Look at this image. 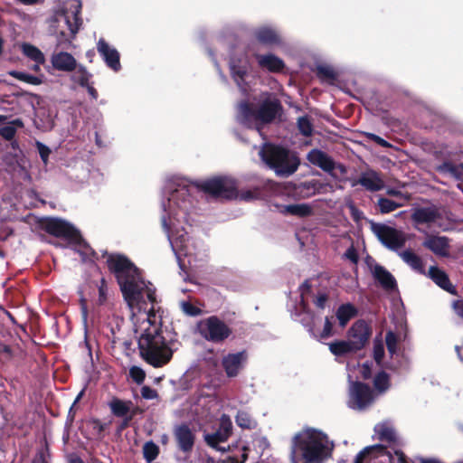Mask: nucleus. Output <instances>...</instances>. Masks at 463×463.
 <instances>
[{"label":"nucleus","instance_id":"1","mask_svg":"<svg viewBox=\"0 0 463 463\" xmlns=\"http://www.w3.org/2000/svg\"><path fill=\"white\" fill-rule=\"evenodd\" d=\"M107 264L117 278L123 297L131 311L141 357L154 367H161L173 352L162 335L160 321L154 312L155 288L140 277L137 267L125 256L110 254Z\"/></svg>","mask_w":463,"mask_h":463},{"label":"nucleus","instance_id":"2","mask_svg":"<svg viewBox=\"0 0 463 463\" xmlns=\"http://www.w3.org/2000/svg\"><path fill=\"white\" fill-rule=\"evenodd\" d=\"M198 190L216 198L240 197L244 201L258 199L261 195L259 189L242 191L238 194L235 181L227 176H215L202 181L196 185L184 180L169 182L166 185L165 198L161 203V222L180 266L183 256L193 255L187 232L182 224L187 222L188 213L194 206V194Z\"/></svg>","mask_w":463,"mask_h":463},{"label":"nucleus","instance_id":"3","mask_svg":"<svg viewBox=\"0 0 463 463\" xmlns=\"http://www.w3.org/2000/svg\"><path fill=\"white\" fill-rule=\"evenodd\" d=\"M333 449L334 443L326 434L306 429L294 436L290 459L292 463H324L331 457Z\"/></svg>","mask_w":463,"mask_h":463},{"label":"nucleus","instance_id":"4","mask_svg":"<svg viewBox=\"0 0 463 463\" xmlns=\"http://www.w3.org/2000/svg\"><path fill=\"white\" fill-rule=\"evenodd\" d=\"M80 0H67L54 10L50 20V26L52 33L61 37L58 41L59 44L63 42H71L79 32L82 24L80 16Z\"/></svg>","mask_w":463,"mask_h":463},{"label":"nucleus","instance_id":"5","mask_svg":"<svg viewBox=\"0 0 463 463\" xmlns=\"http://www.w3.org/2000/svg\"><path fill=\"white\" fill-rule=\"evenodd\" d=\"M260 106L258 110L253 109L252 104L241 101L237 109L238 122L248 128H255L260 132V124L271 122L279 114L280 104L278 99H272L269 94L263 93L260 99Z\"/></svg>","mask_w":463,"mask_h":463},{"label":"nucleus","instance_id":"6","mask_svg":"<svg viewBox=\"0 0 463 463\" xmlns=\"http://www.w3.org/2000/svg\"><path fill=\"white\" fill-rule=\"evenodd\" d=\"M260 156L279 175H290L299 165V160L294 153L279 146L265 144L260 150Z\"/></svg>","mask_w":463,"mask_h":463},{"label":"nucleus","instance_id":"7","mask_svg":"<svg viewBox=\"0 0 463 463\" xmlns=\"http://www.w3.org/2000/svg\"><path fill=\"white\" fill-rule=\"evenodd\" d=\"M45 229L50 234L61 237L70 243L74 244V250L81 256L83 260H86L92 254L91 249L82 241L79 231L71 223L61 219H50L45 223Z\"/></svg>","mask_w":463,"mask_h":463},{"label":"nucleus","instance_id":"8","mask_svg":"<svg viewBox=\"0 0 463 463\" xmlns=\"http://www.w3.org/2000/svg\"><path fill=\"white\" fill-rule=\"evenodd\" d=\"M196 330L203 339L213 343L222 342L232 334L231 328L215 316L200 320Z\"/></svg>","mask_w":463,"mask_h":463},{"label":"nucleus","instance_id":"9","mask_svg":"<svg viewBox=\"0 0 463 463\" xmlns=\"http://www.w3.org/2000/svg\"><path fill=\"white\" fill-rule=\"evenodd\" d=\"M371 229L373 234L386 248L394 251L404 247L408 239L407 235L402 231L385 224L372 223Z\"/></svg>","mask_w":463,"mask_h":463},{"label":"nucleus","instance_id":"10","mask_svg":"<svg viewBox=\"0 0 463 463\" xmlns=\"http://www.w3.org/2000/svg\"><path fill=\"white\" fill-rule=\"evenodd\" d=\"M375 400V395L371 388L358 382L350 381L349 397L347 405L356 411L367 409Z\"/></svg>","mask_w":463,"mask_h":463},{"label":"nucleus","instance_id":"11","mask_svg":"<svg viewBox=\"0 0 463 463\" xmlns=\"http://www.w3.org/2000/svg\"><path fill=\"white\" fill-rule=\"evenodd\" d=\"M232 433V420L228 415L222 414L220 418L219 429L213 433L204 434V440L208 446L215 450L224 452L226 451V448L220 446V444L227 441Z\"/></svg>","mask_w":463,"mask_h":463},{"label":"nucleus","instance_id":"12","mask_svg":"<svg viewBox=\"0 0 463 463\" xmlns=\"http://www.w3.org/2000/svg\"><path fill=\"white\" fill-rule=\"evenodd\" d=\"M422 245L438 257H450V239L447 236L427 234Z\"/></svg>","mask_w":463,"mask_h":463},{"label":"nucleus","instance_id":"13","mask_svg":"<svg viewBox=\"0 0 463 463\" xmlns=\"http://www.w3.org/2000/svg\"><path fill=\"white\" fill-rule=\"evenodd\" d=\"M370 337V330L368 325L364 321L355 322L347 333V339L353 346L357 350L363 349Z\"/></svg>","mask_w":463,"mask_h":463},{"label":"nucleus","instance_id":"14","mask_svg":"<svg viewBox=\"0 0 463 463\" xmlns=\"http://www.w3.org/2000/svg\"><path fill=\"white\" fill-rule=\"evenodd\" d=\"M247 354L239 352L229 354L222 358V364L228 377H235L239 374L247 361Z\"/></svg>","mask_w":463,"mask_h":463},{"label":"nucleus","instance_id":"15","mask_svg":"<svg viewBox=\"0 0 463 463\" xmlns=\"http://www.w3.org/2000/svg\"><path fill=\"white\" fill-rule=\"evenodd\" d=\"M97 50L108 67L114 71L120 70L119 53L114 47L101 38L97 43Z\"/></svg>","mask_w":463,"mask_h":463},{"label":"nucleus","instance_id":"16","mask_svg":"<svg viewBox=\"0 0 463 463\" xmlns=\"http://www.w3.org/2000/svg\"><path fill=\"white\" fill-rule=\"evenodd\" d=\"M369 454H374L375 456L387 454L391 463H407L402 452L395 450L394 454L392 455L389 452L387 453L385 448L382 445H373L364 448L356 455L354 463H362L363 459Z\"/></svg>","mask_w":463,"mask_h":463},{"label":"nucleus","instance_id":"17","mask_svg":"<svg viewBox=\"0 0 463 463\" xmlns=\"http://www.w3.org/2000/svg\"><path fill=\"white\" fill-rule=\"evenodd\" d=\"M440 218V212L436 206L416 208L411 214V219L416 224L428 226L437 223Z\"/></svg>","mask_w":463,"mask_h":463},{"label":"nucleus","instance_id":"18","mask_svg":"<svg viewBox=\"0 0 463 463\" xmlns=\"http://www.w3.org/2000/svg\"><path fill=\"white\" fill-rule=\"evenodd\" d=\"M51 63L53 69L64 72H71L77 68L76 59L69 52H53L51 56Z\"/></svg>","mask_w":463,"mask_h":463},{"label":"nucleus","instance_id":"19","mask_svg":"<svg viewBox=\"0 0 463 463\" xmlns=\"http://www.w3.org/2000/svg\"><path fill=\"white\" fill-rule=\"evenodd\" d=\"M174 435L179 449L183 452H190L193 449L195 436L187 425L182 424L176 426L174 430Z\"/></svg>","mask_w":463,"mask_h":463},{"label":"nucleus","instance_id":"20","mask_svg":"<svg viewBox=\"0 0 463 463\" xmlns=\"http://www.w3.org/2000/svg\"><path fill=\"white\" fill-rule=\"evenodd\" d=\"M249 68V61L245 56L241 58H232L230 61L231 73L238 87L243 93H246L247 90L243 87L242 81L244 76L247 73Z\"/></svg>","mask_w":463,"mask_h":463},{"label":"nucleus","instance_id":"21","mask_svg":"<svg viewBox=\"0 0 463 463\" xmlns=\"http://www.w3.org/2000/svg\"><path fill=\"white\" fill-rule=\"evenodd\" d=\"M307 160L314 165L320 167L326 172H332L335 169V162L325 152L319 149L311 150L307 156Z\"/></svg>","mask_w":463,"mask_h":463},{"label":"nucleus","instance_id":"22","mask_svg":"<svg viewBox=\"0 0 463 463\" xmlns=\"http://www.w3.org/2000/svg\"><path fill=\"white\" fill-rule=\"evenodd\" d=\"M358 184L372 192L380 191L384 187V181L378 173L373 170L363 173Z\"/></svg>","mask_w":463,"mask_h":463},{"label":"nucleus","instance_id":"23","mask_svg":"<svg viewBox=\"0 0 463 463\" xmlns=\"http://www.w3.org/2000/svg\"><path fill=\"white\" fill-rule=\"evenodd\" d=\"M278 210L285 215H293L298 217H307L311 215L313 213V208L308 203L278 205Z\"/></svg>","mask_w":463,"mask_h":463},{"label":"nucleus","instance_id":"24","mask_svg":"<svg viewBox=\"0 0 463 463\" xmlns=\"http://www.w3.org/2000/svg\"><path fill=\"white\" fill-rule=\"evenodd\" d=\"M425 275L433 280L439 287L445 289L448 292L453 291V286L451 285L448 275L445 271L438 268L437 266H431Z\"/></svg>","mask_w":463,"mask_h":463},{"label":"nucleus","instance_id":"25","mask_svg":"<svg viewBox=\"0 0 463 463\" xmlns=\"http://www.w3.org/2000/svg\"><path fill=\"white\" fill-rule=\"evenodd\" d=\"M109 407L115 416L126 418L127 421L130 420L134 415V412H132L133 404L129 401L114 399L110 402Z\"/></svg>","mask_w":463,"mask_h":463},{"label":"nucleus","instance_id":"26","mask_svg":"<svg viewBox=\"0 0 463 463\" xmlns=\"http://www.w3.org/2000/svg\"><path fill=\"white\" fill-rule=\"evenodd\" d=\"M259 65L272 72H279L284 68V62L273 54L257 55Z\"/></svg>","mask_w":463,"mask_h":463},{"label":"nucleus","instance_id":"27","mask_svg":"<svg viewBox=\"0 0 463 463\" xmlns=\"http://www.w3.org/2000/svg\"><path fill=\"white\" fill-rule=\"evenodd\" d=\"M255 37L260 43L264 44H276L280 40L278 31L270 26H262L257 29Z\"/></svg>","mask_w":463,"mask_h":463},{"label":"nucleus","instance_id":"28","mask_svg":"<svg viewBox=\"0 0 463 463\" xmlns=\"http://www.w3.org/2000/svg\"><path fill=\"white\" fill-rule=\"evenodd\" d=\"M322 188V184L316 180L301 183L300 184L295 186L296 195L298 198H308L317 194H320V189Z\"/></svg>","mask_w":463,"mask_h":463},{"label":"nucleus","instance_id":"29","mask_svg":"<svg viewBox=\"0 0 463 463\" xmlns=\"http://www.w3.org/2000/svg\"><path fill=\"white\" fill-rule=\"evenodd\" d=\"M399 256L413 270L420 274H425V269L421 258L418 256L416 253H414L412 250H406L401 251L399 253Z\"/></svg>","mask_w":463,"mask_h":463},{"label":"nucleus","instance_id":"30","mask_svg":"<svg viewBox=\"0 0 463 463\" xmlns=\"http://www.w3.org/2000/svg\"><path fill=\"white\" fill-rule=\"evenodd\" d=\"M372 272L375 279L379 281L383 288L392 289L395 287V279L390 272L380 265H374Z\"/></svg>","mask_w":463,"mask_h":463},{"label":"nucleus","instance_id":"31","mask_svg":"<svg viewBox=\"0 0 463 463\" xmlns=\"http://www.w3.org/2000/svg\"><path fill=\"white\" fill-rule=\"evenodd\" d=\"M328 347L330 352L335 356H342L357 352L348 339L332 342L328 345Z\"/></svg>","mask_w":463,"mask_h":463},{"label":"nucleus","instance_id":"32","mask_svg":"<svg viewBox=\"0 0 463 463\" xmlns=\"http://www.w3.org/2000/svg\"><path fill=\"white\" fill-rule=\"evenodd\" d=\"M23 53L38 64H43L45 62V57L43 52L36 46L24 43L21 45Z\"/></svg>","mask_w":463,"mask_h":463},{"label":"nucleus","instance_id":"33","mask_svg":"<svg viewBox=\"0 0 463 463\" xmlns=\"http://www.w3.org/2000/svg\"><path fill=\"white\" fill-rule=\"evenodd\" d=\"M356 308L354 305L347 303L341 305L336 311V317L342 327L345 326L348 321L356 315Z\"/></svg>","mask_w":463,"mask_h":463},{"label":"nucleus","instance_id":"34","mask_svg":"<svg viewBox=\"0 0 463 463\" xmlns=\"http://www.w3.org/2000/svg\"><path fill=\"white\" fill-rule=\"evenodd\" d=\"M375 434L381 440L394 441L396 435L394 430L387 423H380L374 427Z\"/></svg>","mask_w":463,"mask_h":463},{"label":"nucleus","instance_id":"35","mask_svg":"<svg viewBox=\"0 0 463 463\" xmlns=\"http://www.w3.org/2000/svg\"><path fill=\"white\" fill-rule=\"evenodd\" d=\"M235 421L241 429L252 430L257 426L256 420L245 411H238Z\"/></svg>","mask_w":463,"mask_h":463},{"label":"nucleus","instance_id":"36","mask_svg":"<svg viewBox=\"0 0 463 463\" xmlns=\"http://www.w3.org/2000/svg\"><path fill=\"white\" fill-rule=\"evenodd\" d=\"M73 71L71 80L82 87L88 86L91 74L85 69V67L77 64V68Z\"/></svg>","mask_w":463,"mask_h":463},{"label":"nucleus","instance_id":"37","mask_svg":"<svg viewBox=\"0 0 463 463\" xmlns=\"http://www.w3.org/2000/svg\"><path fill=\"white\" fill-rule=\"evenodd\" d=\"M439 171L443 174H448L457 179L462 176L463 163L459 165H454L451 163H444L439 166Z\"/></svg>","mask_w":463,"mask_h":463},{"label":"nucleus","instance_id":"38","mask_svg":"<svg viewBox=\"0 0 463 463\" xmlns=\"http://www.w3.org/2000/svg\"><path fill=\"white\" fill-rule=\"evenodd\" d=\"M402 205L403 203H396L387 198H379L378 200V206L382 213H389Z\"/></svg>","mask_w":463,"mask_h":463},{"label":"nucleus","instance_id":"39","mask_svg":"<svg viewBox=\"0 0 463 463\" xmlns=\"http://www.w3.org/2000/svg\"><path fill=\"white\" fill-rule=\"evenodd\" d=\"M373 385L379 393L385 392L390 386L388 374L384 372L379 373L374 378Z\"/></svg>","mask_w":463,"mask_h":463},{"label":"nucleus","instance_id":"40","mask_svg":"<svg viewBox=\"0 0 463 463\" xmlns=\"http://www.w3.org/2000/svg\"><path fill=\"white\" fill-rule=\"evenodd\" d=\"M159 453L158 447L152 441L146 442L143 447L144 458L148 463L156 458Z\"/></svg>","mask_w":463,"mask_h":463},{"label":"nucleus","instance_id":"41","mask_svg":"<svg viewBox=\"0 0 463 463\" xmlns=\"http://www.w3.org/2000/svg\"><path fill=\"white\" fill-rule=\"evenodd\" d=\"M298 128L299 132L305 136L309 137L313 132V126L307 117H300L298 120Z\"/></svg>","mask_w":463,"mask_h":463},{"label":"nucleus","instance_id":"42","mask_svg":"<svg viewBox=\"0 0 463 463\" xmlns=\"http://www.w3.org/2000/svg\"><path fill=\"white\" fill-rule=\"evenodd\" d=\"M129 374L133 381L137 384L142 383L146 378L145 371L139 366H132L129 369Z\"/></svg>","mask_w":463,"mask_h":463},{"label":"nucleus","instance_id":"43","mask_svg":"<svg viewBox=\"0 0 463 463\" xmlns=\"http://www.w3.org/2000/svg\"><path fill=\"white\" fill-rule=\"evenodd\" d=\"M317 74L321 80H333L335 78L334 70L329 66H319Z\"/></svg>","mask_w":463,"mask_h":463},{"label":"nucleus","instance_id":"44","mask_svg":"<svg viewBox=\"0 0 463 463\" xmlns=\"http://www.w3.org/2000/svg\"><path fill=\"white\" fill-rule=\"evenodd\" d=\"M247 448L243 447L240 456H229L223 460V463H245L248 458Z\"/></svg>","mask_w":463,"mask_h":463},{"label":"nucleus","instance_id":"45","mask_svg":"<svg viewBox=\"0 0 463 463\" xmlns=\"http://www.w3.org/2000/svg\"><path fill=\"white\" fill-rule=\"evenodd\" d=\"M385 339L389 353L392 355L394 354L397 350V337L395 334H393L392 332H388L386 334Z\"/></svg>","mask_w":463,"mask_h":463},{"label":"nucleus","instance_id":"46","mask_svg":"<svg viewBox=\"0 0 463 463\" xmlns=\"http://www.w3.org/2000/svg\"><path fill=\"white\" fill-rule=\"evenodd\" d=\"M384 355V346L381 341L374 342L373 345V358L378 364H381Z\"/></svg>","mask_w":463,"mask_h":463},{"label":"nucleus","instance_id":"47","mask_svg":"<svg viewBox=\"0 0 463 463\" xmlns=\"http://www.w3.org/2000/svg\"><path fill=\"white\" fill-rule=\"evenodd\" d=\"M36 147L38 149V152L40 154V156H41L43 162L44 163V165H47L48 158L51 154V149L47 146H45L44 144H43L39 141L36 142Z\"/></svg>","mask_w":463,"mask_h":463},{"label":"nucleus","instance_id":"48","mask_svg":"<svg viewBox=\"0 0 463 463\" xmlns=\"http://www.w3.org/2000/svg\"><path fill=\"white\" fill-rule=\"evenodd\" d=\"M310 289L308 281H305L299 288L301 297V309L305 312L306 316L310 317V314L306 312L305 298Z\"/></svg>","mask_w":463,"mask_h":463},{"label":"nucleus","instance_id":"49","mask_svg":"<svg viewBox=\"0 0 463 463\" xmlns=\"http://www.w3.org/2000/svg\"><path fill=\"white\" fill-rule=\"evenodd\" d=\"M333 335V324L328 317H326L324 328L320 334L321 339H326Z\"/></svg>","mask_w":463,"mask_h":463},{"label":"nucleus","instance_id":"50","mask_svg":"<svg viewBox=\"0 0 463 463\" xmlns=\"http://www.w3.org/2000/svg\"><path fill=\"white\" fill-rule=\"evenodd\" d=\"M182 310L184 313L189 316H197L200 314V309L194 306H193L189 302H183L181 304Z\"/></svg>","mask_w":463,"mask_h":463},{"label":"nucleus","instance_id":"51","mask_svg":"<svg viewBox=\"0 0 463 463\" xmlns=\"http://www.w3.org/2000/svg\"><path fill=\"white\" fill-rule=\"evenodd\" d=\"M16 133L13 126H5L0 129V135L6 140H12Z\"/></svg>","mask_w":463,"mask_h":463},{"label":"nucleus","instance_id":"52","mask_svg":"<svg viewBox=\"0 0 463 463\" xmlns=\"http://www.w3.org/2000/svg\"><path fill=\"white\" fill-rule=\"evenodd\" d=\"M344 258L350 260L352 263L356 264L358 262V253L354 246L349 247L344 253Z\"/></svg>","mask_w":463,"mask_h":463},{"label":"nucleus","instance_id":"53","mask_svg":"<svg viewBox=\"0 0 463 463\" xmlns=\"http://www.w3.org/2000/svg\"><path fill=\"white\" fill-rule=\"evenodd\" d=\"M141 395L144 399L154 400L157 398V392L156 390L149 386H143L141 389Z\"/></svg>","mask_w":463,"mask_h":463},{"label":"nucleus","instance_id":"54","mask_svg":"<svg viewBox=\"0 0 463 463\" xmlns=\"http://www.w3.org/2000/svg\"><path fill=\"white\" fill-rule=\"evenodd\" d=\"M367 137L371 139V140H373L374 142H376L377 144H379L380 146H383V147H389L390 146V144L384 140L383 138H382L381 137L379 136H376L375 134H373V133H367L366 134Z\"/></svg>","mask_w":463,"mask_h":463},{"label":"nucleus","instance_id":"55","mask_svg":"<svg viewBox=\"0 0 463 463\" xmlns=\"http://www.w3.org/2000/svg\"><path fill=\"white\" fill-rule=\"evenodd\" d=\"M24 82H26L31 85H40L43 83V80L40 77L26 73Z\"/></svg>","mask_w":463,"mask_h":463},{"label":"nucleus","instance_id":"56","mask_svg":"<svg viewBox=\"0 0 463 463\" xmlns=\"http://www.w3.org/2000/svg\"><path fill=\"white\" fill-rule=\"evenodd\" d=\"M453 308L456 312V314L463 318V300L455 301L453 303Z\"/></svg>","mask_w":463,"mask_h":463},{"label":"nucleus","instance_id":"57","mask_svg":"<svg viewBox=\"0 0 463 463\" xmlns=\"http://www.w3.org/2000/svg\"><path fill=\"white\" fill-rule=\"evenodd\" d=\"M327 300V298H326V295L325 294H320L317 297L316 300H315V304L317 307L319 308H324L325 307V305H326V302Z\"/></svg>","mask_w":463,"mask_h":463},{"label":"nucleus","instance_id":"58","mask_svg":"<svg viewBox=\"0 0 463 463\" xmlns=\"http://www.w3.org/2000/svg\"><path fill=\"white\" fill-rule=\"evenodd\" d=\"M80 308H81V315L83 323L86 325L87 323V317H88V309H87V304L85 302V299H80Z\"/></svg>","mask_w":463,"mask_h":463},{"label":"nucleus","instance_id":"59","mask_svg":"<svg viewBox=\"0 0 463 463\" xmlns=\"http://www.w3.org/2000/svg\"><path fill=\"white\" fill-rule=\"evenodd\" d=\"M8 74L21 81H24V78H25V72H22V71H10L8 72Z\"/></svg>","mask_w":463,"mask_h":463},{"label":"nucleus","instance_id":"60","mask_svg":"<svg viewBox=\"0 0 463 463\" xmlns=\"http://www.w3.org/2000/svg\"><path fill=\"white\" fill-rule=\"evenodd\" d=\"M361 374L364 379H367L371 376V369L368 366V364H363L361 368Z\"/></svg>","mask_w":463,"mask_h":463},{"label":"nucleus","instance_id":"61","mask_svg":"<svg viewBox=\"0 0 463 463\" xmlns=\"http://www.w3.org/2000/svg\"><path fill=\"white\" fill-rule=\"evenodd\" d=\"M387 194L392 195V196L403 197L405 200L408 199V197L403 196V194L401 191L396 190V189H388Z\"/></svg>","mask_w":463,"mask_h":463},{"label":"nucleus","instance_id":"62","mask_svg":"<svg viewBox=\"0 0 463 463\" xmlns=\"http://www.w3.org/2000/svg\"><path fill=\"white\" fill-rule=\"evenodd\" d=\"M16 1L23 5H38V4H42L44 2V0H16Z\"/></svg>","mask_w":463,"mask_h":463},{"label":"nucleus","instance_id":"63","mask_svg":"<svg viewBox=\"0 0 463 463\" xmlns=\"http://www.w3.org/2000/svg\"><path fill=\"white\" fill-rule=\"evenodd\" d=\"M86 87H87V89H88V92H89V94H90L93 99H97V96H98V95H97V91H96V90H95L93 87L90 86L89 84H88V86H86Z\"/></svg>","mask_w":463,"mask_h":463},{"label":"nucleus","instance_id":"64","mask_svg":"<svg viewBox=\"0 0 463 463\" xmlns=\"http://www.w3.org/2000/svg\"><path fill=\"white\" fill-rule=\"evenodd\" d=\"M70 463H84L81 458H73L71 459Z\"/></svg>","mask_w":463,"mask_h":463}]
</instances>
